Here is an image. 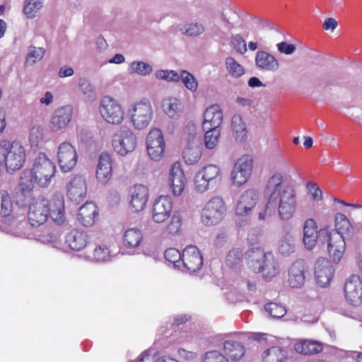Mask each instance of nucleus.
Here are the masks:
<instances>
[{
  "label": "nucleus",
  "mask_w": 362,
  "mask_h": 362,
  "mask_svg": "<svg viewBox=\"0 0 362 362\" xmlns=\"http://www.w3.org/2000/svg\"><path fill=\"white\" fill-rule=\"evenodd\" d=\"M202 156L199 145L192 144L187 145L183 151V158L188 165H194L197 163Z\"/></svg>",
  "instance_id": "43"
},
{
  "label": "nucleus",
  "mask_w": 362,
  "mask_h": 362,
  "mask_svg": "<svg viewBox=\"0 0 362 362\" xmlns=\"http://www.w3.org/2000/svg\"><path fill=\"white\" fill-rule=\"evenodd\" d=\"M182 262L189 272H195L202 267L203 258L196 246L189 245L182 251Z\"/></svg>",
  "instance_id": "21"
},
{
  "label": "nucleus",
  "mask_w": 362,
  "mask_h": 362,
  "mask_svg": "<svg viewBox=\"0 0 362 362\" xmlns=\"http://www.w3.org/2000/svg\"><path fill=\"white\" fill-rule=\"evenodd\" d=\"M249 268L255 273H260L267 279H271L279 273V264L272 252H265L260 247H252L246 252Z\"/></svg>",
  "instance_id": "3"
},
{
  "label": "nucleus",
  "mask_w": 362,
  "mask_h": 362,
  "mask_svg": "<svg viewBox=\"0 0 362 362\" xmlns=\"http://www.w3.org/2000/svg\"><path fill=\"white\" fill-rule=\"evenodd\" d=\"M98 215V211L96 205L91 202H87L80 207L78 220L84 226H91L95 223Z\"/></svg>",
  "instance_id": "30"
},
{
  "label": "nucleus",
  "mask_w": 362,
  "mask_h": 362,
  "mask_svg": "<svg viewBox=\"0 0 362 362\" xmlns=\"http://www.w3.org/2000/svg\"><path fill=\"white\" fill-rule=\"evenodd\" d=\"M26 160L24 146L18 141L11 144L6 141L0 143V163H3L7 172L13 173L20 170Z\"/></svg>",
  "instance_id": "4"
},
{
  "label": "nucleus",
  "mask_w": 362,
  "mask_h": 362,
  "mask_svg": "<svg viewBox=\"0 0 362 362\" xmlns=\"http://www.w3.org/2000/svg\"><path fill=\"white\" fill-rule=\"evenodd\" d=\"M259 192L255 189H248L239 197L235 206V214L238 216L249 215L259 199Z\"/></svg>",
  "instance_id": "15"
},
{
  "label": "nucleus",
  "mask_w": 362,
  "mask_h": 362,
  "mask_svg": "<svg viewBox=\"0 0 362 362\" xmlns=\"http://www.w3.org/2000/svg\"><path fill=\"white\" fill-rule=\"evenodd\" d=\"M110 258V250L105 245H98L93 251V259L97 262H105Z\"/></svg>",
  "instance_id": "55"
},
{
  "label": "nucleus",
  "mask_w": 362,
  "mask_h": 362,
  "mask_svg": "<svg viewBox=\"0 0 362 362\" xmlns=\"http://www.w3.org/2000/svg\"><path fill=\"white\" fill-rule=\"evenodd\" d=\"M253 167V160L251 156L244 155L239 158L231 172V179L234 185H244L250 178Z\"/></svg>",
  "instance_id": "14"
},
{
  "label": "nucleus",
  "mask_w": 362,
  "mask_h": 362,
  "mask_svg": "<svg viewBox=\"0 0 362 362\" xmlns=\"http://www.w3.org/2000/svg\"><path fill=\"white\" fill-rule=\"evenodd\" d=\"M43 6V0H24L23 12L28 18H33Z\"/></svg>",
  "instance_id": "44"
},
{
  "label": "nucleus",
  "mask_w": 362,
  "mask_h": 362,
  "mask_svg": "<svg viewBox=\"0 0 362 362\" xmlns=\"http://www.w3.org/2000/svg\"><path fill=\"white\" fill-rule=\"evenodd\" d=\"M65 243L70 249L78 251L86 246L88 235L84 231L73 230L66 235Z\"/></svg>",
  "instance_id": "32"
},
{
  "label": "nucleus",
  "mask_w": 362,
  "mask_h": 362,
  "mask_svg": "<svg viewBox=\"0 0 362 362\" xmlns=\"http://www.w3.org/2000/svg\"><path fill=\"white\" fill-rule=\"evenodd\" d=\"M113 150L119 156H125L133 152L137 146V138L132 129L121 126L112 136Z\"/></svg>",
  "instance_id": "7"
},
{
  "label": "nucleus",
  "mask_w": 362,
  "mask_h": 362,
  "mask_svg": "<svg viewBox=\"0 0 362 362\" xmlns=\"http://www.w3.org/2000/svg\"><path fill=\"white\" fill-rule=\"evenodd\" d=\"M168 180L173 195L180 196L185 187L187 179L179 162L171 165Z\"/></svg>",
  "instance_id": "20"
},
{
  "label": "nucleus",
  "mask_w": 362,
  "mask_h": 362,
  "mask_svg": "<svg viewBox=\"0 0 362 362\" xmlns=\"http://www.w3.org/2000/svg\"><path fill=\"white\" fill-rule=\"evenodd\" d=\"M202 362H229V359L226 357L225 354L223 355L218 351H211L204 354Z\"/></svg>",
  "instance_id": "57"
},
{
  "label": "nucleus",
  "mask_w": 362,
  "mask_h": 362,
  "mask_svg": "<svg viewBox=\"0 0 362 362\" xmlns=\"http://www.w3.org/2000/svg\"><path fill=\"white\" fill-rule=\"evenodd\" d=\"M49 200L42 197L33 199L28 211V220L32 226L44 224L49 216Z\"/></svg>",
  "instance_id": "11"
},
{
  "label": "nucleus",
  "mask_w": 362,
  "mask_h": 362,
  "mask_svg": "<svg viewBox=\"0 0 362 362\" xmlns=\"http://www.w3.org/2000/svg\"><path fill=\"white\" fill-rule=\"evenodd\" d=\"M49 216L57 224L62 223L65 220L64 197L61 194H55L49 201Z\"/></svg>",
  "instance_id": "29"
},
{
  "label": "nucleus",
  "mask_w": 362,
  "mask_h": 362,
  "mask_svg": "<svg viewBox=\"0 0 362 362\" xmlns=\"http://www.w3.org/2000/svg\"><path fill=\"white\" fill-rule=\"evenodd\" d=\"M243 252L240 248H233L229 251L226 257L227 266L233 268L238 267L242 262Z\"/></svg>",
  "instance_id": "48"
},
{
  "label": "nucleus",
  "mask_w": 362,
  "mask_h": 362,
  "mask_svg": "<svg viewBox=\"0 0 362 362\" xmlns=\"http://www.w3.org/2000/svg\"><path fill=\"white\" fill-rule=\"evenodd\" d=\"M306 187L311 194L312 199L315 201H320L322 199V192L316 183L308 182Z\"/></svg>",
  "instance_id": "60"
},
{
  "label": "nucleus",
  "mask_w": 362,
  "mask_h": 362,
  "mask_svg": "<svg viewBox=\"0 0 362 362\" xmlns=\"http://www.w3.org/2000/svg\"><path fill=\"white\" fill-rule=\"evenodd\" d=\"M307 268L303 260L293 262L289 268L288 282L292 288H300L305 281Z\"/></svg>",
  "instance_id": "24"
},
{
  "label": "nucleus",
  "mask_w": 362,
  "mask_h": 362,
  "mask_svg": "<svg viewBox=\"0 0 362 362\" xmlns=\"http://www.w3.org/2000/svg\"><path fill=\"white\" fill-rule=\"evenodd\" d=\"M57 158L60 169L64 173L70 172L78 160L75 147L67 141L61 143L57 148Z\"/></svg>",
  "instance_id": "13"
},
{
  "label": "nucleus",
  "mask_w": 362,
  "mask_h": 362,
  "mask_svg": "<svg viewBox=\"0 0 362 362\" xmlns=\"http://www.w3.org/2000/svg\"><path fill=\"white\" fill-rule=\"evenodd\" d=\"M255 62L257 67L264 71L276 72L280 67L279 60L266 51L257 52Z\"/></svg>",
  "instance_id": "26"
},
{
  "label": "nucleus",
  "mask_w": 362,
  "mask_h": 362,
  "mask_svg": "<svg viewBox=\"0 0 362 362\" xmlns=\"http://www.w3.org/2000/svg\"><path fill=\"white\" fill-rule=\"evenodd\" d=\"M221 180V168L216 165H206L195 174L194 177V189L199 193H204L219 184Z\"/></svg>",
  "instance_id": "5"
},
{
  "label": "nucleus",
  "mask_w": 362,
  "mask_h": 362,
  "mask_svg": "<svg viewBox=\"0 0 362 362\" xmlns=\"http://www.w3.org/2000/svg\"><path fill=\"white\" fill-rule=\"evenodd\" d=\"M323 228L317 230L316 222L313 218H308L303 224V243L308 250H312L317 242L322 243L323 239L320 233Z\"/></svg>",
  "instance_id": "22"
},
{
  "label": "nucleus",
  "mask_w": 362,
  "mask_h": 362,
  "mask_svg": "<svg viewBox=\"0 0 362 362\" xmlns=\"http://www.w3.org/2000/svg\"><path fill=\"white\" fill-rule=\"evenodd\" d=\"M321 238H324L322 243H327V251L335 262H339L343 257L346 247V240L334 230H329L323 228L320 233Z\"/></svg>",
  "instance_id": "10"
},
{
  "label": "nucleus",
  "mask_w": 362,
  "mask_h": 362,
  "mask_svg": "<svg viewBox=\"0 0 362 362\" xmlns=\"http://www.w3.org/2000/svg\"><path fill=\"white\" fill-rule=\"evenodd\" d=\"M335 227L334 232L341 235L345 239L351 238L354 235V228L347 217L342 214H338L335 217Z\"/></svg>",
  "instance_id": "36"
},
{
  "label": "nucleus",
  "mask_w": 362,
  "mask_h": 362,
  "mask_svg": "<svg viewBox=\"0 0 362 362\" xmlns=\"http://www.w3.org/2000/svg\"><path fill=\"white\" fill-rule=\"evenodd\" d=\"M165 257L167 261L174 264L175 267H180L182 255L175 248H168L165 252Z\"/></svg>",
  "instance_id": "58"
},
{
  "label": "nucleus",
  "mask_w": 362,
  "mask_h": 362,
  "mask_svg": "<svg viewBox=\"0 0 362 362\" xmlns=\"http://www.w3.org/2000/svg\"><path fill=\"white\" fill-rule=\"evenodd\" d=\"M127 71L131 75L137 74L141 76H146L153 72V67L147 62L133 61L129 64Z\"/></svg>",
  "instance_id": "42"
},
{
  "label": "nucleus",
  "mask_w": 362,
  "mask_h": 362,
  "mask_svg": "<svg viewBox=\"0 0 362 362\" xmlns=\"http://www.w3.org/2000/svg\"><path fill=\"white\" fill-rule=\"evenodd\" d=\"M178 30L182 35L197 37L205 32L204 25L199 21H192L179 24Z\"/></svg>",
  "instance_id": "35"
},
{
  "label": "nucleus",
  "mask_w": 362,
  "mask_h": 362,
  "mask_svg": "<svg viewBox=\"0 0 362 362\" xmlns=\"http://www.w3.org/2000/svg\"><path fill=\"white\" fill-rule=\"evenodd\" d=\"M277 50L282 54L290 55L296 50V47L293 44H288L286 42H281L276 45Z\"/></svg>",
  "instance_id": "62"
},
{
  "label": "nucleus",
  "mask_w": 362,
  "mask_h": 362,
  "mask_svg": "<svg viewBox=\"0 0 362 362\" xmlns=\"http://www.w3.org/2000/svg\"><path fill=\"white\" fill-rule=\"evenodd\" d=\"M275 209L272 204L269 203V199L267 197V202L262 211L258 214L259 221H265L275 214Z\"/></svg>",
  "instance_id": "61"
},
{
  "label": "nucleus",
  "mask_w": 362,
  "mask_h": 362,
  "mask_svg": "<svg viewBox=\"0 0 362 362\" xmlns=\"http://www.w3.org/2000/svg\"><path fill=\"white\" fill-rule=\"evenodd\" d=\"M223 121V112L218 105L209 106L204 115V129H219Z\"/></svg>",
  "instance_id": "27"
},
{
  "label": "nucleus",
  "mask_w": 362,
  "mask_h": 362,
  "mask_svg": "<svg viewBox=\"0 0 362 362\" xmlns=\"http://www.w3.org/2000/svg\"><path fill=\"white\" fill-rule=\"evenodd\" d=\"M334 269L329 260L320 258L315 263V279L317 283L322 287H325L330 283L333 276Z\"/></svg>",
  "instance_id": "25"
},
{
  "label": "nucleus",
  "mask_w": 362,
  "mask_h": 362,
  "mask_svg": "<svg viewBox=\"0 0 362 362\" xmlns=\"http://www.w3.org/2000/svg\"><path fill=\"white\" fill-rule=\"evenodd\" d=\"M185 139L187 145L200 144V135L197 133V127L192 122L188 123L186 127Z\"/></svg>",
  "instance_id": "46"
},
{
  "label": "nucleus",
  "mask_w": 362,
  "mask_h": 362,
  "mask_svg": "<svg viewBox=\"0 0 362 362\" xmlns=\"http://www.w3.org/2000/svg\"><path fill=\"white\" fill-rule=\"evenodd\" d=\"M73 115V107L71 105H63L57 108L50 119L49 128L54 132L66 129L71 121Z\"/></svg>",
  "instance_id": "17"
},
{
  "label": "nucleus",
  "mask_w": 362,
  "mask_h": 362,
  "mask_svg": "<svg viewBox=\"0 0 362 362\" xmlns=\"http://www.w3.org/2000/svg\"><path fill=\"white\" fill-rule=\"evenodd\" d=\"M180 80L181 79L185 87L192 91L195 92L197 90L198 82L194 76L186 70H182L179 74Z\"/></svg>",
  "instance_id": "47"
},
{
  "label": "nucleus",
  "mask_w": 362,
  "mask_h": 362,
  "mask_svg": "<svg viewBox=\"0 0 362 362\" xmlns=\"http://www.w3.org/2000/svg\"><path fill=\"white\" fill-rule=\"evenodd\" d=\"M296 250L294 235L287 232L279 240L278 251L283 256H289Z\"/></svg>",
  "instance_id": "38"
},
{
  "label": "nucleus",
  "mask_w": 362,
  "mask_h": 362,
  "mask_svg": "<svg viewBox=\"0 0 362 362\" xmlns=\"http://www.w3.org/2000/svg\"><path fill=\"white\" fill-rule=\"evenodd\" d=\"M265 194L281 220L288 221L294 216L297 209L296 191L284 180L281 173H275L269 177Z\"/></svg>",
  "instance_id": "1"
},
{
  "label": "nucleus",
  "mask_w": 362,
  "mask_h": 362,
  "mask_svg": "<svg viewBox=\"0 0 362 362\" xmlns=\"http://www.w3.org/2000/svg\"><path fill=\"white\" fill-rule=\"evenodd\" d=\"M127 115L134 129L141 130L148 126L153 118V107L148 100H141L129 106Z\"/></svg>",
  "instance_id": "8"
},
{
  "label": "nucleus",
  "mask_w": 362,
  "mask_h": 362,
  "mask_svg": "<svg viewBox=\"0 0 362 362\" xmlns=\"http://www.w3.org/2000/svg\"><path fill=\"white\" fill-rule=\"evenodd\" d=\"M146 144L147 153L151 160L159 161L163 158L165 142L160 129L158 128L151 129L146 136Z\"/></svg>",
  "instance_id": "12"
},
{
  "label": "nucleus",
  "mask_w": 362,
  "mask_h": 362,
  "mask_svg": "<svg viewBox=\"0 0 362 362\" xmlns=\"http://www.w3.org/2000/svg\"><path fill=\"white\" fill-rule=\"evenodd\" d=\"M178 354L180 358L189 361L195 359L197 356V353L187 351L184 349H180L178 350Z\"/></svg>",
  "instance_id": "64"
},
{
  "label": "nucleus",
  "mask_w": 362,
  "mask_h": 362,
  "mask_svg": "<svg viewBox=\"0 0 362 362\" xmlns=\"http://www.w3.org/2000/svg\"><path fill=\"white\" fill-rule=\"evenodd\" d=\"M44 139L43 129L40 127H33L30 131L29 141L32 146H37Z\"/></svg>",
  "instance_id": "56"
},
{
  "label": "nucleus",
  "mask_w": 362,
  "mask_h": 362,
  "mask_svg": "<svg viewBox=\"0 0 362 362\" xmlns=\"http://www.w3.org/2000/svg\"><path fill=\"white\" fill-rule=\"evenodd\" d=\"M143 240L141 230L131 228L126 230L123 235V243L126 247L135 248L139 246Z\"/></svg>",
  "instance_id": "39"
},
{
  "label": "nucleus",
  "mask_w": 362,
  "mask_h": 362,
  "mask_svg": "<svg viewBox=\"0 0 362 362\" xmlns=\"http://www.w3.org/2000/svg\"><path fill=\"white\" fill-rule=\"evenodd\" d=\"M67 195L76 204H79L86 196L87 185L85 178L75 175L66 185Z\"/></svg>",
  "instance_id": "19"
},
{
  "label": "nucleus",
  "mask_w": 362,
  "mask_h": 362,
  "mask_svg": "<svg viewBox=\"0 0 362 362\" xmlns=\"http://www.w3.org/2000/svg\"><path fill=\"white\" fill-rule=\"evenodd\" d=\"M226 65L228 71L234 77H240L244 74L243 67L233 57L226 59Z\"/></svg>",
  "instance_id": "50"
},
{
  "label": "nucleus",
  "mask_w": 362,
  "mask_h": 362,
  "mask_svg": "<svg viewBox=\"0 0 362 362\" xmlns=\"http://www.w3.org/2000/svg\"><path fill=\"white\" fill-rule=\"evenodd\" d=\"M164 113L170 118H177L183 110V105L181 101L174 97H168L163 100L161 103Z\"/></svg>",
  "instance_id": "34"
},
{
  "label": "nucleus",
  "mask_w": 362,
  "mask_h": 362,
  "mask_svg": "<svg viewBox=\"0 0 362 362\" xmlns=\"http://www.w3.org/2000/svg\"><path fill=\"white\" fill-rule=\"evenodd\" d=\"M78 88L80 91L88 98L95 95V89L89 80L86 78H80L78 80Z\"/></svg>",
  "instance_id": "54"
},
{
  "label": "nucleus",
  "mask_w": 362,
  "mask_h": 362,
  "mask_svg": "<svg viewBox=\"0 0 362 362\" xmlns=\"http://www.w3.org/2000/svg\"><path fill=\"white\" fill-rule=\"evenodd\" d=\"M205 130V146L208 149H214L218 144L221 130L220 129H210Z\"/></svg>",
  "instance_id": "45"
},
{
  "label": "nucleus",
  "mask_w": 362,
  "mask_h": 362,
  "mask_svg": "<svg viewBox=\"0 0 362 362\" xmlns=\"http://www.w3.org/2000/svg\"><path fill=\"white\" fill-rule=\"evenodd\" d=\"M181 226L182 218L180 215L174 214L171 218L170 222L166 227V230L170 235H175L180 232Z\"/></svg>",
  "instance_id": "52"
},
{
  "label": "nucleus",
  "mask_w": 362,
  "mask_h": 362,
  "mask_svg": "<svg viewBox=\"0 0 362 362\" xmlns=\"http://www.w3.org/2000/svg\"><path fill=\"white\" fill-rule=\"evenodd\" d=\"M338 25V22L334 18H327L325 20L322 28L325 30L334 31Z\"/></svg>",
  "instance_id": "63"
},
{
  "label": "nucleus",
  "mask_w": 362,
  "mask_h": 362,
  "mask_svg": "<svg viewBox=\"0 0 362 362\" xmlns=\"http://www.w3.org/2000/svg\"><path fill=\"white\" fill-rule=\"evenodd\" d=\"M224 354L231 361H240L245 354V346L239 341H226L223 344Z\"/></svg>",
  "instance_id": "33"
},
{
  "label": "nucleus",
  "mask_w": 362,
  "mask_h": 362,
  "mask_svg": "<svg viewBox=\"0 0 362 362\" xmlns=\"http://www.w3.org/2000/svg\"><path fill=\"white\" fill-rule=\"evenodd\" d=\"M262 362H286V351L280 346H274L266 349L262 355Z\"/></svg>",
  "instance_id": "37"
},
{
  "label": "nucleus",
  "mask_w": 362,
  "mask_h": 362,
  "mask_svg": "<svg viewBox=\"0 0 362 362\" xmlns=\"http://www.w3.org/2000/svg\"><path fill=\"white\" fill-rule=\"evenodd\" d=\"M173 203L169 196H160L153 202L151 217L154 222L161 223L171 215Z\"/></svg>",
  "instance_id": "18"
},
{
  "label": "nucleus",
  "mask_w": 362,
  "mask_h": 362,
  "mask_svg": "<svg viewBox=\"0 0 362 362\" xmlns=\"http://www.w3.org/2000/svg\"><path fill=\"white\" fill-rule=\"evenodd\" d=\"M148 199V189L142 185H135L132 190L130 204L136 212L142 211Z\"/></svg>",
  "instance_id": "31"
},
{
  "label": "nucleus",
  "mask_w": 362,
  "mask_h": 362,
  "mask_svg": "<svg viewBox=\"0 0 362 362\" xmlns=\"http://www.w3.org/2000/svg\"><path fill=\"white\" fill-rule=\"evenodd\" d=\"M322 349L321 344L315 341L302 340L295 345L296 352L304 355L317 354Z\"/></svg>",
  "instance_id": "41"
},
{
  "label": "nucleus",
  "mask_w": 362,
  "mask_h": 362,
  "mask_svg": "<svg viewBox=\"0 0 362 362\" xmlns=\"http://www.w3.org/2000/svg\"><path fill=\"white\" fill-rule=\"evenodd\" d=\"M13 211V202L7 192H1V214L3 216L2 223L6 226L2 227L4 230H8V226L16 225L17 221L11 215Z\"/></svg>",
  "instance_id": "28"
},
{
  "label": "nucleus",
  "mask_w": 362,
  "mask_h": 362,
  "mask_svg": "<svg viewBox=\"0 0 362 362\" xmlns=\"http://www.w3.org/2000/svg\"><path fill=\"white\" fill-rule=\"evenodd\" d=\"M344 291L349 304L357 306L362 303V281L358 275H351L347 279Z\"/></svg>",
  "instance_id": "16"
},
{
  "label": "nucleus",
  "mask_w": 362,
  "mask_h": 362,
  "mask_svg": "<svg viewBox=\"0 0 362 362\" xmlns=\"http://www.w3.org/2000/svg\"><path fill=\"white\" fill-rule=\"evenodd\" d=\"M231 45L235 51L240 54L247 52V45L245 40L238 34L231 37Z\"/></svg>",
  "instance_id": "59"
},
{
  "label": "nucleus",
  "mask_w": 362,
  "mask_h": 362,
  "mask_svg": "<svg viewBox=\"0 0 362 362\" xmlns=\"http://www.w3.org/2000/svg\"><path fill=\"white\" fill-rule=\"evenodd\" d=\"M265 311L274 318H281L286 313V308L278 303H269L264 306Z\"/></svg>",
  "instance_id": "49"
},
{
  "label": "nucleus",
  "mask_w": 362,
  "mask_h": 362,
  "mask_svg": "<svg viewBox=\"0 0 362 362\" xmlns=\"http://www.w3.org/2000/svg\"><path fill=\"white\" fill-rule=\"evenodd\" d=\"M112 176V162L111 156L106 152H103L98 158L95 177L100 183L107 184Z\"/></svg>",
  "instance_id": "23"
},
{
  "label": "nucleus",
  "mask_w": 362,
  "mask_h": 362,
  "mask_svg": "<svg viewBox=\"0 0 362 362\" xmlns=\"http://www.w3.org/2000/svg\"><path fill=\"white\" fill-rule=\"evenodd\" d=\"M99 112L102 118L111 124L119 125L124 119V112L116 99L104 96L100 102Z\"/></svg>",
  "instance_id": "9"
},
{
  "label": "nucleus",
  "mask_w": 362,
  "mask_h": 362,
  "mask_svg": "<svg viewBox=\"0 0 362 362\" xmlns=\"http://www.w3.org/2000/svg\"><path fill=\"white\" fill-rule=\"evenodd\" d=\"M227 206L221 196H214L209 199L201 213V221L205 226H214L220 223L226 216Z\"/></svg>",
  "instance_id": "6"
},
{
  "label": "nucleus",
  "mask_w": 362,
  "mask_h": 362,
  "mask_svg": "<svg viewBox=\"0 0 362 362\" xmlns=\"http://www.w3.org/2000/svg\"><path fill=\"white\" fill-rule=\"evenodd\" d=\"M56 173L54 163L40 153L35 158L31 170H25L20 177L19 187L22 192H29L34 185L47 187Z\"/></svg>",
  "instance_id": "2"
},
{
  "label": "nucleus",
  "mask_w": 362,
  "mask_h": 362,
  "mask_svg": "<svg viewBox=\"0 0 362 362\" xmlns=\"http://www.w3.org/2000/svg\"><path fill=\"white\" fill-rule=\"evenodd\" d=\"M45 55V49L41 47H30L26 57V64L33 65L40 61Z\"/></svg>",
  "instance_id": "51"
},
{
  "label": "nucleus",
  "mask_w": 362,
  "mask_h": 362,
  "mask_svg": "<svg viewBox=\"0 0 362 362\" xmlns=\"http://www.w3.org/2000/svg\"><path fill=\"white\" fill-rule=\"evenodd\" d=\"M179 73L173 70H158L155 76L158 79L165 80L169 82H177L180 81Z\"/></svg>",
  "instance_id": "53"
},
{
  "label": "nucleus",
  "mask_w": 362,
  "mask_h": 362,
  "mask_svg": "<svg viewBox=\"0 0 362 362\" xmlns=\"http://www.w3.org/2000/svg\"><path fill=\"white\" fill-rule=\"evenodd\" d=\"M231 128L233 136L238 142H243L246 139L247 128L240 115H234L232 117Z\"/></svg>",
  "instance_id": "40"
}]
</instances>
